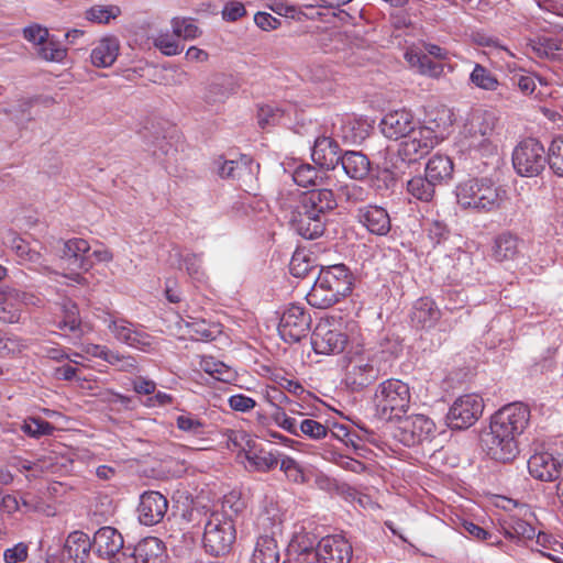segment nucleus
I'll return each instance as SVG.
<instances>
[{"instance_id": "f3484780", "label": "nucleus", "mask_w": 563, "mask_h": 563, "mask_svg": "<svg viewBox=\"0 0 563 563\" xmlns=\"http://www.w3.org/2000/svg\"><path fill=\"white\" fill-rule=\"evenodd\" d=\"M317 280L321 285L329 287L333 294H338L341 298L352 291V276L349 268L343 264L322 267Z\"/></svg>"}, {"instance_id": "aec40b11", "label": "nucleus", "mask_w": 563, "mask_h": 563, "mask_svg": "<svg viewBox=\"0 0 563 563\" xmlns=\"http://www.w3.org/2000/svg\"><path fill=\"white\" fill-rule=\"evenodd\" d=\"M356 219L372 234L386 235L391 228L388 212L379 206L368 205L358 208Z\"/></svg>"}, {"instance_id": "4be33fe9", "label": "nucleus", "mask_w": 563, "mask_h": 563, "mask_svg": "<svg viewBox=\"0 0 563 563\" xmlns=\"http://www.w3.org/2000/svg\"><path fill=\"white\" fill-rule=\"evenodd\" d=\"M312 161L325 169H334L340 163L341 154L338 143L328 136L318 137L314 141L311 153Z\"/></svg>"}, {"instance_id": "dca6fc26", "label": "nucleus", "mask_w": 563, "mask_h": 563, "mask_svg": "<svg viewBox=\"0 0 563 563\" xmlns=\"http://www.w3.org/2000/svg\"><path fill=\"white\" fill-rule=\"evenodd\" d=\"M530 475L542 482H552L562 474V462L549 452L534 453L528 460Z\"/></svg>"}, {"instance_id": "5701e85b", "label": "nucleus", "mask_w": 563, "mask_h": 563, "mask_svg": "<svg viewBox=\"0 0 563 563\" xmlns=\"http://www.w3.org/2000/svg\"><path fill=\"white\" fill-rule=\"evenodd\" d=\"M123 543L121 533L112 527L100 528L95 533L92 541L96 553L102 559H110L124 549Z\"/></svg>"}, {"instance_id": "0e129e2a", "label": "nucleus", "mask_w": 563, "mask_h": 563, "mask_svg": "<svg viewBox=\"0 0 563 563\" xmlns=\"http://www.w3.org/2000/svg\"><path fill=\"white\" fill-rule=\"evenodd\" d=\"M170 148L172 144L165 136L157 135L146 141V151L151 152L155 158L167 155Z\"/></svg>"}, {"instance_id": "2f4dec72", "label": "nucleus", "mask_w": 563, "mask_h": 563, "mask_svg": "<svg viewBox=\"0 0 563 563\" xmlns=\"http://www.w3.org/2000/svg\"><path fill=\"white\" fill-rule=\"evenodd\" d=\"M340 163L345 174L352 179H364L371 169L369 159L361 152H345L344 155H341Z\"/></svg>"}, {"instance_id": "f704fd0d", "label": "nucleus", "mask_w": 563, "mask_h": 563, "mask_svg": "<svg viewBox=\"0 0 563 563\" xmlns=\"http://www.w3.org/2000/svg\"><path fill=\"white\" fill-rule=\"evenodd\" d=\"M251 563H279V550L273 537L262 536L257 539Z\"/></svg>"}, {"instance_id": "de8ad7c7", "label": "nucleus", "mask_w": 563, "mask_h": 563, "mask_svg": "<svg viewBox=\"0 0 563 563\" xmlns=\"http://www.w3.org/2000/svg\"><path fill=\"white\" fill-rule=\"evenodd\" d=\"M172 27L175 36L185 40H194L201 35L199 27L189 18H174Z\"/></svg>"}, {"instance_id": "6e6d98bb", "label": "nucleus", "mask_w": 563, "mask_h": 563, "mask_svg": "<svg viewBox=\"0 0 563 563\" xmlns=\"http://www.w3.org/2000/svg\"><path fill=\"white\" fill-rule=\"evenodd\" d=\"M284 112L277 107L264 104L258 108L257 122L262 129L266 126L276 125L283 118Z\"/></svg>"}, {"instance_id": "f8f14e48", "label": "nucleus", "mask_w": 563, "mask_h": 563, "mask_svg": "<svg viewBox=\"0 0 563 563\" xmlns=\"http://www.w3.org/2000/svg\"><path fill=\"white\" fill-rule=\"evenodd\" d=\"M108 329L117 340L132 347L147 353L157 349V342L152 335L124 319H111Z\"/></svg>"}, {"instance_id": "f257e3e1", "label": "nucleus", "mask_w": 563, "mask_h": 563, "mask_svg": "<svg viewBox=\"0 0 563 563\" xmlns=\"http://www.w3.org/2000/svg\"><path fill=\"white\" fill-rule=\"evenodd\" d=\"M529 421L528 405L520 401L505 405L492 416L489 431L482 435L483 450L494 461H514L519 454L518 438Z\"/></svg>"}, {"instance_id": "a211bd4d", "label": "nucleus", "mask_w": 563, "mask_h": 563, "mask_svg": "<svg viewBox=\"0 0 563 563\" xmlns=\"http://www.w3.org/2000/svg\"><path fill=\"white\" fill-rule=\"evenodd\" d=\"M413 115L406 110H397L384 115L379 123L382 133L390 140L404 139L417 125Z\"/></svg>"}, {"instance_id": "052dcab7", "label": "nucleus", "mask_w": 563, "mask_h": 563, "mask_svg": "<svg viewBox=\"0 0 563 563\" xmlns=\"http://www.w3.org/2000/svg\"><path fill=\"white\" fill-rule=\"evenodd\" d=\"M153 44L166 56H174L183 51V46L179 45L177 40L167 33L157 35Z\"/></svg>"}, {"instance_id": "2eb2a0df", "label": "nucleus", "mask_w": 563, "mask_h": 563, "mask_svg": "<svg viewBox=\"0 0 563 563\" xmlns=\"http://www.w3.org/2000/svg\"><path fill=\"white\" fill-rule=\"evenodd\" d=\"M218 175L223 179H232L240 183V186H247L255 177V165L253 159L247 155H241L238 159L219 161Z\"/></svg>"}, {"instance_id": "bf43d9fd", "label": "nucleus", "mask_w": 563, "mask_h": 563, "mask_svg": "<svg viewBox=\"0 0 563 563\" xmlns=\"http://www.w3.org/2000/svg\"><path fill=\"white\" fill-rule=\"evenodd\" d=\"M369 192L358 185H345L340 188V196L350 205H357L367 200Z\"/></svg>"}, {"instance_id": "c03bdc74", "label": "nucleus", "mask_w": 563, "mask_h": 563, "mask_svg": "<svg viewBox=\"0 0 563 563\" xmlns=\"http://www.w3.org/2000/svg\"><path fill=\"white\" fill-rule=\"evenodd\" d=\"M99 350L97 356L109 364L117 366L120 371L130 372L136 368V360L130 355H121L119 352L107 347L97 346Z\"/></svg>"}, {"instance_id": "f03ea898", "label": "nucleus", "mask_w": 563, "mask_h": 563, "mask_svg": "<svg viewBox=\"0 0 563 563\" xmlns=\"http://www.w3.org/2000/svg\"><path fill=\"white\" fill-rule=\"evenodd\" d=\"M336 206L332 190L312 189L301 197L296 214L291 219L292 228L305 239H317L323 234L328 214Z\"/></svg>"}, {"instance_id": "1a4fd4ad", "label": "nucleus", "mask_w": 563, "mask_h": 563, "mask_svg": "<svg viewBox=\"0 0 563 563\" xmlns=\"http://www.w3.org/2000/svg\"><path fill=\"white\" fill-rule=\"evenodd\" d=\"M394 438L406 446L430 441L435 434V423L424 415L399 417Z\"/></svg>"}, {"instance_id": "e2e57ef3", "label": "nucleus", "mask_w": 563, "mask_h": 563, "mask_svg": "<svg viewBox=\"0 0 563 563\" xmlns=\"http://www.w3.org/2000/svg\"><path fill=\"white\" fill-rule=\"evenodd\" d=\"M289 269L295 277H305L312 271V266L306 254L296 252L291 257Z\"/></svg>"}, {"instance_id": "c756f323", "label": "nucleus", "mask_w": 563, "mask_h": 563, "mask_svg": "<svg viewBox=\"0 0 563 563\" xmlns=\"http://www.w3.org/2000/svg\"><path fill=\"white\" fill-rule=\"evenodd\" d=\"M92 547L88 534L82 531H73L66 539L64 552L75 563H86Z\"/></svg>"}, {"instance_id": "13d9d810", "label": "nucleus", "mask_w": 563, "mask_h": 563, "mask_svg": "<svg viewBox=\"0 0 563 563\" xmlns=\"http://www.w3.org/2000/svg\"><path fill=\"white\" fill-rule=\"evenodd\" d=\"M202 367L206 373L212 375L216 379L221 382H230L233 377V372L229 366L213 358L205 360Z\"/></svg>"}, {"instance_id": "a19ab883", "label": "nucleus", "mask_w": 563, "mask_h": 563, "mask_svg": "<svg viewBox=\"0 0 563 563\" xmlns=\"http://www.w3.org/2000/svg\"><path fill=\"white\" fill-rule=\"evenodd\" d=\"M36 56L45 62L62 63L67 56V49L54 36H51L45 44L36 48Z\"/></svg>"}, {"instance_id": "774afa93", "label": "nucleus", "mask_w": 563, "mask_h": 563, "mask_svg": "<svg viewBox=\"0 0 563 563\" xmlns=\"http://www.w3.org/2000/svg\"><path fill=\"white\" fill-rule=\"evenodd\" d=\"M229 405L235 411L247 412L255 407L256 402L251 397L238 394L229 398Z\"/></svg>"}, {"instance_id": "338daca9", "label": "nucleus", "mask_w": 563, "mask_h": 563, "mask_svg": "<svg viewBox=\"0 0 563 563\" xmlns=\"http://www.w3.org/2000/svg\"><path fill=\"white\" fill-rule=\"evenodd\" d=\"M246 14L245 7L240 1L228 2L222 10V18L225 21L234 22Z\"/></svg>"}, {"instance_id": "4468645a", "label": "nucleus", "mask_w": 563, "mask_h": 563, "mask_svg": "<svg viewBox=\"0 0 563 563\" xmlns=\"http://www.w3.org/2000/svg\"><path fill=\"white\" fill-rule=\"evenodd\" d=\"M168 509L167 498L158 492H145L141 495L137 507L139 520L144 526L159 523Z\"/></svg>"}, {"instance_id": "4c0bfd02", "label": "nucleus", "mask_w": 563, "mask_h": 563, "mask_svg": "<svg viewBox=\"0 0 563 563\" xmlns=\"http://www.w3.org/2000/svg\"><path fill=\"white\" fill-rule=\"evenodd\" d=\"M437 185L427 176H416L408 180L407 191L416 199L424 202L432 200L435 194Z\"/></svg>"}, {"instance_id": "58836bf2", "label": "nucleus", "mask_w": 563, "mask_h": 563, "mask_svg": "<svg viewBox=\"0 0 563 563\" xmlns=\"http://www.w3.org/2000/svg\"><path fill=\"white\" fill-rule=\"evenodd\" d=\"M562 42L551 37H538L531 42L532 51L539 57H545L549 59H559L562 62L563 54L558 52L562 49Z\"/></svg>"}, {"instance_id": "ea45409f", "label": "nucleus", "mask_w": 563, "mask_h": 563, "mask_svg": "<svg viewBox=\"0 0 563 563\" xmlns=\"http://www.w3.org/2000/svg\"><path fill=\"white\" fill-rule=\"evenodd\" d=\"M547 163L551 172L558 176L563 178V136L554 137L549 146L547 152Z\"/></svg>"}, {"instance_id": "864d4df0", "label": "nucleus", "mask_w": 563, "mask_h": 563, "mask_svg": "<svg viewBox=\"0 0 563 563\" xmlns=\"http://www.w3.org/2000/svg\"><path fill=\"white\" fill-rule=\"evenodd\" d=\"M64 319L59 322V329H68L74 332L80 327L79 309L73 301H66L63 305Z\"/></svg>"}, {"instance_id": "423d86ee", "label": "nucleus", "mask_w": 563, "mask_h": 563, "mask_svg": "<svg viewBox=\"0 0 563 563\" xmlns=\"http://www.w3.org/2000/svg\"><path fill=\"white\" fill-rule=\"evenodd\" d=\"M545 164V150L537 139H525L514 150L512 165L520 176H538L544 169Z\"/></svg>"}, {"instance_id": "603ef678", "label": "nucleus", "mask_w": 563, "mask_h": 563, "mask_svg": "<svg viewBox=\"0 0 563 563\" xmlns=\"http://www.w3.org/2000/svg\"><path fill=\"white\" fill-rule=\"evenodd\" d=\"M329 429L313 419H303L299 422V435L303 434L312 440H321L328 437Z\"/></svg>"}, {"instance_id": "69168bd1", "label": "nucleus", "mask_w": 563, "mask_h": 563, "mask_svg": "<svg viewBox=\"0 0 563 563\" xmlns=\"http://www.w3.org/2000/svg\"><path fill=\"white\" fill-rule=\"evenodd\" d=\"M29 547L24 542H20L4 551L3 558L5 563H20L27 559Z\"/></svg>"}, {"instance_id": "a18cd8bd", "label": "nucleus", "mask_w": 563, "mask_h": 563, "mask_svg": "<svg viewBox=\"0 0 563 563\" xmlns=\"http://www.w3.org/2000/svg\"><path fill=\"white\" fill-rule=\"evenodd\" d=\"M176 426L179 430L195 437L206 433V423L191 412H185L176 418Z\"/></svg>"}, {"instance_id": "49530a36", "label": "nucleus", "mask_w": 563, "mask_h": 563, "mask_svg": "<svg viewBox=\"0 0 563 563\" xmlns=\"http://www.w3.org/2000/svg\"><path fill=\"white\" fill-rule=\"evenodd\" d=\"M227 446L231 451H236L238 456H245V450L250 449V446L254 443L249 434L244 431L239 430H228L227 433Z\"/></svg>"}, {"instance_id": "7c9ffc66", "label": "nucleus", "mask_w": 563, "mask_h": 563, "mask_svg": "<svg viewBox=\"0 0 563 563\" xmlns=\"http://www.w3.org/2000/svg\"><path fill=\"white\" fill-rule=\"evenodd\" d=\"M119 49L120 43L115 36L103 37L91 52V63L96 67H110L115 62Z\"/></svg>"}, {"instance_id": "b1692460", "label": "nucleus", "mask_w": 563, "mask_h": 563, "mask_svg": "<svg viewBox=\"0 0 563 563\" xmlns=\"http://www.w3.org/2000/svg\"><path fill=\"white\" fill-rule=\"evenodd\" d=\"M406 60L409 65L417 69L420 75L439 79L445 73L444 69L448 67L449 71H453V67L451 65H445L441 62L432 60L427 54L416 51H408L405 54Z\"/></svg>"}, {"instance_id": "20e7f679", "label": "nucleus", "mask_w": 563, "mask_h": 563, "mask_svg": "<svg viewBox=\"0 0 563 563\" xmlns=\"http://www.w3.org/2000/svg\"><path fill=\"white\" fill-rule=\"evenodd\" d=\"M409 386L399 379H386L380 383L374 395L377 416L382 420L398 419L410 406Z\"/></svg>"}, {"instance_id": "09e8293b", "label": "nucleus", "mask_w": 563, "mask_h": 563, "mask_svg": "<svg viewBox=\"0 0 563 563\" xmlns=\"http://www.w3.org/2000/svg\"><path fill=\"white\" fill-rule=\"evenodd\" d=\"M120 13L117 5H93L86 11V19L95 23L107 24Z\"/></svg>"}, {"instance_id": "7ed1b4c3", "label": "nucleus", "mask_w": 563, "mask_h": 563, "mask_svg": "<svg viewBox=\"0 0 563 563\" xmlns=\"http://www.w3.org/2000/svg\"><path fill=\"white\" fill-rule=\"evenodd\" d=\"M457 205L464 210L492 212L506 199V190L489 177H474L460 183L455 189Z\"/></svg>"}, {"instance_id": "680f3d73", "label": "nucleus", "mask_w": 563, "mask_h": 563, "mask_svg": "<svg viewBox=\"0 0 563 563\" xmlns=\"http://www.w3.org/2000/svg\"><path fill=\"white\" fill-rule=\"evenodd\" d=\"M22 430L26 434L37 438L40 435L51 434L54 427L45 420L32 418L24 421Z\"/></svg>"}, {"instance_id": "c9c22d12", "label": "nucleus", "mask_w": 563, "mask_h": 563, "mask_svg": "<svg viewBox=\"0 0 563 563\" xmlns=\"http://www.w3.org/2000/svg\"><path fill=\"white\" fill-rule=\"evenodd\" d=\"M184 322L188 333L196 341H212L221 333L218 324L209 323L203 319L188 317Z\"/></svg>"}, {"instance_id": "0eeeda50", "label": "nucleus", "mask_w": 563, "mask_h": 563, "mask_svg": "<svg viewBox=\"0 0 563 563\" xmlns=\"http://www.w3.org/2000/svg\"><path fill=\"white\" fill-rule=\"evenodd\" d=\"M438 144L433 129L419 123L408 133L398 146V156L402 162L412 164L424 157Z\"/></svg>"}, {"instance_id": "79ce46f5", "label": "nucleus", "mask_w": 563, "mask_h": 563, "mask_svg": "<svg viewBox=\"0 0 563 563\" xmlns=\"http://www.w3.org/2000/svg\"><path fill=\"white\" fill-rule=\"evenodd\" d=\"M470 80L477 88L488 91H495L499 87L497 77L485 66L475 64Z\"/></svg>"}, {"instance_id": "cd10ccee", "label": "nucleus", "mask_w": 563, "mask_h": 563, "mask_svg": "<svg viewBox=\"0 0 563 563\" xmlns=\"http://www.w3.org/2000/svg\"><path fill=\"white\" fill-rule=\"evenodd\" d=\"M24 294L13 288L0 289V320L5 323L20 321Z\"/></svg>"}, {"instance_id": "37998d69", "label": "nucleus", "mask_w": 563, "mask_h": 563, "mask_svg": "<svg viewBox=\"0 0 563 563\" xmlns=\"http://www.w3.org/2000/svg\"><path fill=\"white\" fill-rule=\"evenodd\" d=\"M506 537L511 540L526 541L536 537V528L529 522L514 518L506 527H504Z\"/></svg>"}, {"instance_id": "39448f33", "label": "nucleus", "mask_w": 563, "mask_h": 563, "mask_svg": "<svg viewBox=\"0 0 563 563\" xmlns=\"http://www.w3.org/2000/svg\"><path fill=\"white\" fill-rule=\"evenodd\" d=\"M236 539L233 520L222 512H212L205 525L202 545L211 556H224L230 553Z\"/></svg>"}, {"instance_id": "a878e982", "label": "nucleus", "mask_w": 563, "mask_h": 563, "mask_svg": "<svg viewBox=\"0 0 563 563\" xmlns=\"http://www.w3.org/2000/svg\"><path fill=\"white\" fill-rule=\"evenodd\" d=\"M90 245L84 239H70L64 243L62 258L68 263L69 267L89 271L91 262L86 257Z\"/></svg>"}, {"instance_id": "ddd939ff", "label": "nucleus", "mask_w": 563, "mask_h": 563, "mask_svg": "<svg viewBox=\"0 0 563 563\" xmlns=\"http://www.w3.org/2000/svg\"><path fill=\"white\" fill-rule=\"evenodd\" d=\"M346 343L347 335L329 321L319 322L312 332L311 344L318 354L342 353Z\"/></svg>"}, {"instance_id": "e433bc0d", "label": "nucleus", "mask_w": 563, "mask_h": 563, "mask_svg": "<svg viewBox=\"0 0 563 563\" xmlns=\"http://www.w3.org/2000/svg\"><path fill=\"white\" fill-rule=\"evenodd\" d=\"M340 299L341 297L338 294H333L329 287L321 285L317 279L307 295L309 305L319 309H327L336 303Z\"/></svg>"}, {"instance_id": "473e14b6", "label": "nucleus", "mask_w": 563, "mask_h": 563, "mask_svg": "<svg viewBox=\"0 0 563 563\" xmlns=\"http://www.w3.org/2000/svg\"><path fill=\"white\" fill-rule=\"evenodd\" d=\"M453 175V162L449 156L435 154L427 163L426 176L437 186L450 180Z\"/></svg>"}, {"instance_id": "412c9836", "label": "nucleus", "mask_w": 563, "mask_h": 563, "mask_svg": "<svg viewBox=\"0 0 563 563\" xmlns=\"http://www.w3.org/2000/svg\"><path fill=\"white\" fill-rule=\"evenodd\" d=\"M409 317L413 328L431 329L441 319V311L433 299L421 297L413 302Z\"/></svg>"}, {"instance_id": "c85d7f7f", "label": "nucleus", "mask_w": 563, "mask_h": 563, "mask_svg": "<svg viewBox=\"0 0 563 563\" xmlns=\"http://www.w3.org/2000/svg\"><path fill=\"white\" fill-rule=\"evenodd\" d=\"M137 563H165L166 548L158 538L142 539L132 550Z\"/></svg>"}, {"instance_id": "9d476101", "label": "nucleus", "mask_w": 563, "mask_h": 563, "mask_svg": "<svg viewBox=\"0 0 563 563\" xmlns=\"http://www.w3.org/2000/svg\"><path fill=\"white\" fill-rule=\"evenodd\" d=\"M484 410L483 398L476 394L459 397L446 415L448 426L453 430H464L472 427Z\"/></svg>"}, {"instance_id": "6e6552de", "label": "nucleus", "mask_w": 563, "mask_h": 563, "mask_svg": "<svg viewBox=\"0 0 563 563\" xmlns=\"http://www.w3.org/2000/svg\"><path fill=\"white\" fill-rule=\"evenodd\" d=\"M352 554V545L345 538L327 536L319 541L316 550L306 549L301 556L309 563H350Z\"/></svg>"}, {"instance_id": "393cba45", "label": "nucleus", "mask_w": 563, "mask_h": 563, "mask_svg": "<svg viewBox=\"0 0 563 563\" xmlns=\"http://www.w3.org/2000/svg\"><path fill=\"white\" fill-rule=\"evenodd\" d=\"M238 90V84L232 76L218 75L206 87L203 100L208 104L224 102Z\"/></svg>"}, {"instance_id": "3c124183", "label": "nucleus", "mask_w": 563, "mask_h": 563, "mask_svg": "<svg viewBox=\"0 0 563 563\" xmlns=\"http://www.w3.org/2000/svg\"><path fill=\"white\" fill-rule=\"evenodd\" d=\"M497 123L496 115L490 111H484L474 118V135L492 136Z\"/></svg>"}, {"instance_id": "6ab92c4d", "label": "nucleus", "mask_w": 563, "mask_h": 563, "mask_svg": "<svg viewBox=\"0 0 563 563\" xmlns=\"http://www.w3.org/2000/svg\"><path fill=\"white\" fill-rule=\"evenodd\" d=\"M379 377V369L363 358L352 362L345 374V384L353 391H360Z\"/></svg>"}, {"instance_id": "5fc2aeb1", "label": "nucleus", "mask_w": 563, "mask_h": 563, "mask_svg": "<svg viewBox=\"0 0 563 563\" xmlns=\"http://www.w3.org/2000/svg\"><path fill=\"white\" fill-rule=\"evenodd\" d=\"M292 179L301 187L316 186L318 180V170L308 164L299 165L292 173Z\"/></svg>"}, {"instance_id": "9b49d317", "label": "nucleus", "mask_w": 563, "mask_h": 563, "mask_svg": "<svg viewBox=\"0 0 563 563\" xmlns=\"http://www.w3.org/2000/svg\"><path fill=\"white\" fill-rule=\"evenodd\" d=\"M309 311L299 305H289L282 313L278 332L285 342L297 343L306 338L311 328Z\"/></svg>"}, {"instance_id": "8fccbe9b", "label": "nucleus", "mask_w": 563, "mask_h": 563, "mask_svg": "<svg viewBox=\"0 0 563 563\" xmlns=\"http://www.w3.org/2000/svg\"><path fill=\"white\" fill-rule=\"evenodd\" d=\"M280 471L284 472L288 481L296 484H303L307 482L306 474L302 466L290 456H283L279 460Z\"/></svg>"}, {"instance_id": "72a5a7b5", "label": "nucleus", "mask_w": 563, "mask_h": 563, "mask_svg": "<svg viewBox=\"0 0 563 563\" xmlns=\"http://www.w3.org/2000/svg\"><path fill=\"white\" fill-rule=\"evenodd\" d=\"M519 254V238L510 232L496 236L493 245V257L498 262L511 261Z\"/></svg>"}, {"instance_id": "bb28decb", "label": "nucleus", "mask_w": 563, "mask_h": 563, "mask_svg": "<svg viewBox=\"0 0 563 563\" xmlns=\"http://www.w3.org/2000/svg\"><path fill=\"white\" fill-rule=\"evenodd\" d=\"M245 467L250 472H268L274 470L280 460L279 454L257 448L256 442L245 450Z\"/></svg>"}, {"instance_id": "4d7b16f0", "label": "nucleus", "mask_w": 563, "mask_h": 563, "mask_svg": "<svg viewBox=\"0 0 563 563\" xmlns=\"http://www.w3.org/2000/svg\"><path fill=\"white\" fill-rule=\"evenodd\" d=\"M22 33L23 37L35 46V49L51 37L48 29L37 23L25 26Z\"/></svg>"}]
</instances>
